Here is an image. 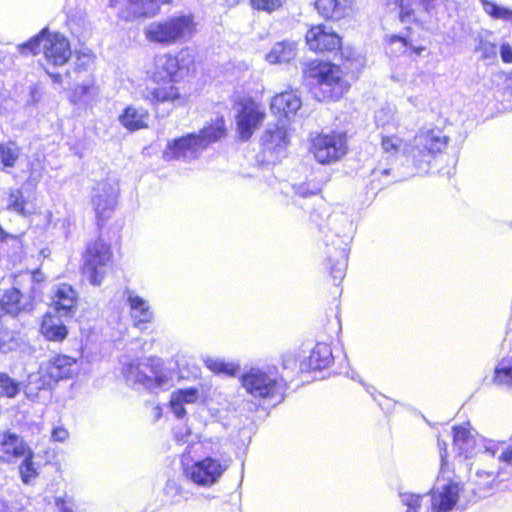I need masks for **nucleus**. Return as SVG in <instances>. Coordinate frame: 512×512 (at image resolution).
Returning a JSON list of instances; mask_svg holds the SVG:
<instances>
[{"label":"nucleus","mask_w":512,"mask_h":512,"mask_svg":"<svg viewBox=\"0 0 512 512\" xmlns=\"http://www.w3.org/2000/svg\"><path fill=\"white\" fill-rule=\"evenodd\" d=\"M22 389V383L5 372H0V397L15 398Z\"/></svg>","instance_id":"nucleus-38"},{"label":"nucleus","mask_w":512,"mask_h":512,"mask_svg":"<svg viewBox=\"0 0 512 512\" xmlns=\"http://www.w3.org/2000/svg\"><path fill=\"white\" fill-rule=\"evenodd\" d=\"M200 393L195 387L177 389L171 393L170 408L177 418H183L186 415V404H194L199 400Z\"/></svg>","instance_id":"nucleus-28"},{"label":"nucleus","mask_w":512,"mask_h":512,"mask_svg":"<svg viewBox=\"0 0 512 512\" xmlns=\"http://www.w3.org/2000/svg\"><path fill=\"white\" fill-rule=\"evenodd\" d=\"M119 194L118 182L114 179H107L99 182L93 190L92 204L98 222L109 219L117 205Z\"/></svg>","instance_id":"nucleus-15"},{"label":"nucleus","mask_w":512,"mask_h":512,"mask_svg":"<svg viewBox=\"0 0 512 512\" xmlns=\"http://www.w3.org/2000/svg\"><path fill=\"white\" fill-rule=\"evenodd\" d=\"M118 120L123 127L133 132L148 127L149 113L143 107L128 106Z\"/></svg>","instance_id":"nucleus-29"},{"label":"nucleus","mask_w":512,"mask_h":512,"mask_svg":"<svg viewBox=\"0 0 512 512\" xmlns=\"http://www.w3.org/2000/svg\"><path fill=\"white\" fill-rule=\"evenodd\" d=\"M41 49H43L47 63L54 66L64 65L72 55L67 38L58 33L47 34L46 30L20 46L22 53L29 52L34 55L39 53Z\"/></svg>","instance_id":"nucleus-8"},{"label":"nucleus","mask_w":512,"mask_h":512,"mask_svg":"<svg viewBox=\"0 0 512 512\" xmlns=\"http://www.w3.org/2000/svg\"><path fill=\"white\" fill-rule=\"evenodd\" d=\"M55 505L59 512H73V500L65 495V497H57L55 499Z\"/></svg>","instance_id":"nucleus-49"},{"label":"nucleus","mask_w":512,"mask_h":512,"mask_svg":"<svg viewBox=\"0 0 512 512\" xmlns=\"http://www.w3.org/2000/svg\"><path fill=\"white\" fill-rule=\"evenodd\" d=\"M263 152L271 161L286 156L289 145V136L285 124L280 119L276 124H268L261 137Z\"/></svg>","instance_id":"nucleus-16"},{"label":"nucleus","mask_w":512,"mask_h":512,"mask_svg":"<svg viewBox=\"0 0 512 512\" xmlns=\"http://www.w3.org/2000/svg\"><path fill=\"white\" fill-rule=\"evenodd\" d=\"M204 365L215 374L236 376L240 372V364L236 361H226L220 357H203Z\"/></svg>","instance_id":"nucleus-32"},{"label":"nucleus","mask_w":512,"mask_h":512,"mask_svg":"<svg viewBox=\"0 0 512 512\" xmlns=\"http://www.w3.org/2000/svg\"><path fill=\"white\" fill-rule=\"evenodd\" d=\"M170 0H123L119 17L125 21L150 18L160 12L161 6Z\"/></svg>","instance_id":"nucleus-18"},{"label":"nucleus","mask_w":512,"mask_h":512,"mask_svg":"<svg viewBox=\"0 0 512 512\" xmlns=\"http://www.w3.org/2000/svg\"><path fill=\"white\" fill-rule=\"evenodd\" d=\"M0 512H11L7 504L2 499H0Z\"/></svg>","instance_id":"nucleus-57"},{"label":"nucleus","mask_w":512,"mask_h":512,"mask_svg":"<svg viewBox=\"0 0 512 512\" xmlns=\"http://www.w3.org/2000/svg\"><path fill=\"white\" fill-rule=\"evenodd\" d=\"M126 302L129 306L131 319L135 326L140 327L153 321L154 312L147 300L140 297L133 290L126 289L124 292Z\"/></svg>","instance_id":"nucleus-23"},{"label":"nucleus","mask_w":512,"mask_h":512,"mask_svg":"<svg viewBox=\"0 0 512 512\" xmlns=\"http://www.w3.org/2000/svg\"><path fill=\"white\" fill-rule=\"evenodd\" d=\"M306 43L309 48L317 52L334 51L340 48V37L327 30L324 25L313 26L306 33Z\"/></svg>","instance_id":"nucleus-21"},{"label":"nucleus","mask_w":512,"mask_h":512,"mask_svg":"<svg viewBox=\"0 0 512 512\" xmlns=\"http://www.w3.org/2000/svg\"><path fill=\"white\" fill-rule=\"evenodd\" d=\"M2 310L12 316L21 313H30L34 309V299L28 293L21 292L18 288L6 291L0 301Z\"/></svg>","instance_id":"nucleus-22"},{"label":"nucleus","mask_w":512,"mask_h":512,"mask_svg":"<svg viewBox=\"0 0 512 512\" xmlns=\"http://www.w3.org/2000/svg\"><path fill=\"white\" fill-rule=\"evenodd\" d=\"M315 7L324 18L333 20L344 17L348 9L346 0H317Z\"/></svg>","instance_id":"nucleus-31"},{"label":"nucleus","mask_w":512,"mask_h":512,"mask_svg":"<svg viewBox=\"0 0 512 512\" xmlns=\"http://www.w3.org/2000/svg\"><path fill=\"white\" fill-rule=\"evenodd\" d=\"M496 443L501 447L500 450L495 454L498 457V460L504 462L506 464L512 465V448L506 446L504 442Z\"/></svg>","instance_id":"nucleus-47"},{"label":"nucleus","mask_w":512,"mask_h":512,"mask_svg":"<svg viewBox=\"0 0 512 512\" xmlns=\"http://www.w3.org/2000/svg\"><path fill=\"white\" fill-rule=\"evenodd\" d=\"M453 448L458 456L468 459L479 453L495 457L501 447L496 441L474 435L468 428L459 426L453 429Z\"/></svg>","instance_id":"nucleus-10"},{"label":"nucleus","mask_w":512,"mask_h":512,"mask_svg":"<svg viewBox=\"0 0 512 512\" xmlns=\"http://www.w3.org/2000/svg\"><path fill=\"white\" fill-rule=\"evenodd\" d=\"M53 304L61 316H71L77 308L78 294L68 284H59L54 289Z\"/></svg>","instance_id":"nucleus-25"},{"label":"nucleus","mask_w":512,"mask_h":512,"mask_svg":"<svg viewBox=\"0 0 512 512\" xmlns=\"http://www.w3.org/2000/svg\"><path fill=\"white\" fill-rule=\"evenodd\" d=\"M8 238H15V237L6 233L2 228H0V242H4Z\"/></svg>","instance_id":"nucleus-54"},{"label":"nucleus","mask_w":512,"mask_h":512,"mask_svg":"<svg viewBox=\"0 0 512 512\" xmlns=\"http://www.w3.org/2000/svg\"><path fill=\"white\" fill-rule=\"evenodd\" d=\"M375 124L381 128H393L398 125L396 111L391 106H383L375 113Z\"/></svg>","instance_id":"nucleus-39"},{"label":"nucleus","mask_w":512,"mask_h":512,"mask_svg":"<svg viewBox=\"0 0 512 512\" xmlns=\"http://www.w3.org/2000/svg\"><path fill=\"white\" fill-rule=\"evenodd\" d=\"M423 49H424V48H422V47H421V48H417V49H415V52H416L417 54H420V53H421V51H423Z\"/></svg>","instance_id":"nucleus-60"},{"label":"nucleus","mask_w":512,"mask_h":512,"mask_svg":"<svg viewBox=\"0 0 512 512\" xmlns=\"http://www.w3.org/2000/svg\"><path fill=\"white\" fill-rule=\"evenodd\" d=\"M293 188L295 193L301 197H308L319 192V187L316 184L310 183L297 184Z\"/></svg>","instance_id":"nucleus-45"},{"label":"nucleus","mask_w":512,"mask_h":512,"mask_svg":"<svg viewBox=\"0 0 512 512\" xmlns=\"http://www.w3.org/2000/svg\"><path fill=\"white\" fill-rule=\"evenodd\" d=\"M240 0H223V3L228 6H234L237 4Z\"/></svg>","instance_id":"nucleus-59"},{"label":"nucleus","mask_w":512,"mask_h":512,"mask_svg":"<svg viewBox=\"0 0 512 512\" xmlns=\"http://www.w3.org/2000/svg\"><path fill=\"white\" fill-rule=\"evenodd\" d=\"M381 148L388 156L397 155L401 151L409 156L410 146L404 144L402 139L395 135L382 136Z\"/></svg>","instance_id":"nucleus-37"},{"label":"nucleus","mask_w":512,"mask_h":512,"mask_svg":"<svg viewBox=\"0 0 512 512\" xmlns=\"http://www.w3.org/2000/svg\"><path fill=\"white\" fill-rule=\"evenodd\" d=\"M493 381L497 385L512 388V365L505 361L499 363L495 368Z\"/></svg>","instance_id":"nucleus-40"},{"label":"nucleus","mask_w":512,"mask_h":512,"mask_svg":"<svg viewBox=\"0 0 512 512\" xmlns=\"http://www.w3.org/2000/svg\"><path fill=\"white\" fill-rule=\"evenodd\" d=\"M500 56L503 62L512 63V47L509 44H503L500 48Z\"/></svg>","instance_id":"nucleus-51"},{"label":"nucleus","mask_w":512,"mask_h":512,"mask_svg":"<svg viewBox=\"0 0 512 512\" xmlns=\"http://www.w3.org/2000/svg\"><path fill=\"white\" fill-rule=\"evenodd\" d=\"M174 81L167 80L163 84L156 82L157 86L146 87L143 97L152 105L163 103H175L181 101L182 97L177 87L173 85Z\"/></svg>","instance_id":"nucleus-24"},{"label":"nucleus","mask_w":512,"mask_h":512,"mask_svg":"<svg viewBox=\"0 0 512 512\" xmlns=\"http://www.w3.org/2000/svg\"><path fill=\"white\" fill-rule=\"evenodd\" d=\"M40 332L48 341L54 342H62L68 335V330L61 319L50 313L44 315Z\"/></svg>","instance_id":"nucleus-30"},{"label":"nucleus","mask_w":512,"mask_h":512,"mask_svg":"<svg viewBox=\"0 0 512 512\" xmlns=\"http://www.w3.org/2000/svg\"><path fill=\"white\" fill-rule=\"evenodd\" d=\"M303 74L310 85L319 88L317 95L322 100H338L349 88L340 68L328 62L312 61Z\"/></svg>","instance_id":"nucleus-4"},{"label":"nucleus","mask_w":512,"mask_h":512,"mask_svg":"<svg viewBox=\"0 0 512 512\" xmlns=\"http://www.w3.org/2000/svg\"><path fill=\"white\" fill-rule=\"evenodd\" d=\"M296 55L293 44L290 43H277L273 46L271 51L267 54L268 62L272 64L287 63L292 60Z\"/></svg>","instance_id":"nucleus-34"},{"label":"nucleus","mask_w":512,"mask_h":512,"mask_svg":"<svg viewBox=\"0 0 512 512\" xmlns=\"http://www.w3.org/2000/svg\"><path fill=\"white\" fill-rule=\"evenodd\" d=\"M302 102L300 97L294 91H286L277 94L272 98L271 110L273 113L289 117L295 115L301 108Z\"/></svg>","instance_id":"nucleus-27"},{"label":"nucleus","mask_w":512,"mask_h":512,"mask_svg":"<svg viewBox=\"0 0 512 512\" xmlns=\"http://www.w3.org/2000/svg\"><path fill=\"white\" fill-rule=\"evenodd\" d=\"M110 247L101 239L88 244L84 255L83 274L88 281L98 286L104 277V268L111 260Z\"/></svg>","instance_id":"nucleus-13"},{"label":"nucleus","mask_w":512,"mask_h":512,"mask_svg":"<svg viewBox=\"0 0 512 512\" xmlns=\"http://www.w3.org/2000/svg\"><path fill=\"white\" fill-rule=\"evenodd\" d=\"M497 475L498 473L495 471L478 470L476 473V476L479 479H482L484 477L486 478V481L479 482V485L482 486V488L489 487V484L496 479Z\"/></svg>","instance_id":"nucleus-50"},{"label":"nucleus","mask_w":512,"mask_h":512,"mask_svg":"<svg viewBox=\"0 0 512 512\" xmlns=\"http://www.w3.org/2000/svg\"><path fill=\"white\" fill-rule=\"evenodd\" d=\"M77 360L71 356L58 354L52 356L49 360L40 365L36 375H31V382L38 377L41 384L39 389L51 386L63 379H69L74 376L77 370Z\"/></svg>","instance_id":"nucleus-12"},{"label":"nucleus","mask_w":512,"mask_h":512,"mask_svg":"<svg viewBox=\"0 0 512 512\" xmlns=\"http://www.w3.org/2000/svg\"><path fill=\"white\" fill-rule=\"evenodd\" d=\"M242 387L255 399L275 400L284 399L285 383L276 368L253 367L242 374Z\"/></svg>","instance_id":"nucleus-5"},{"label":"nucleus","mask_w":512,"mask_h":512,"mask_svg":"<svg viewBox=\"0 0 512 512\" xmlns=\"http://www.w3.org/2000/svg\"><path fill=\"white\" fill-rule=\"evenodd\" d=\"M477 49L483 59L495 58L497 55V46L489 41H481Z\"/></svg>","instance_id":"nucleus-46"},{"label":"nucleus","mask_w":512,"mask_h":512,"mask_svg":"<svg viewBox=\"0 0 512 512\" xmlns=\"http://www.w3.org/2000/svg\"><path fill=\"white\" fill-rule=\"evenodd\" d=\"M31 279L33 282L39 283L44 280V275L40 270H35L31 275Z\"/></svg>","instance_id":"nucleus-53"},{"label":"nucleus","mask_w":512,"mask_h":512,"mask_svg":"<svg viewBox=\"0 0 512 512\" xmlns=\"http://www.w3.org/2000/svg\"><path fill=\"white\" fill-rule=\"evenodd\" d=\"M230 466V460L206 457L192 464H184L185 477L196 485L210 487L217 483Z\"/></svg>","instance_id":"nucleus-11"},{"label":"nucleus","mask_w":512,"mask_h":512,"mask_svg":"<svg viewBox=\"0 0 512 512\" xmlns=\"http://www.w3.org/2000/svg\"><path fill=\"white\" fill-rule=\"evenodd\" d=\"M373 174H374V175H378V174H381V175H388V174H389V169H386V168H384V169H378V168H376V169H374V170H373Z\"/></svg>","instance_id":"nucleus-56"},{"label":"nucleus","mask_w":512,"mask_h":512,"mask_svg":"<svg viewBox=\"0 0 512 512\" xmlns=\"http://www.w3.org/2000/svg\"><path fill=\"white\" fill-rule=\"evenodd\" d=\"M264 117L265 113L257 103L251 100L242 101L236 116L237 130L240 138L244 141L248 140L263 122Z\"/></svg>","instance_id":"nucleus-17"},{"label":"nucleus","mask_w":512,"mask_h":512,"mask_svg":"<svg viewBox=\"0 0 512 512\" xmlns=\"http://www.w3.org/2000/svg\"><path fill=\"white\" fill-rule=\"evenodd\" d=\"M87 66H88L87 63L82 62L81 64H77V66L75 68V72L80 74L82 71H84L87 74V76L85 77V79L82 81L81 84H78L76 86V88L74 89V91L71 95V100L74 103L82 102L87 96L91 95L95 90L94 79L92 78L91 74L88 72Z\"/></svg>","instance_id":"nucleus-33"},{"label":"nucleus","mask_w":512,"mask_h":512,"mask_svg":"<svg viewBox=\"0 0 512 512\" xmlns=\"http://www.w3.org/2000/svg\"><path fill=\"white\" fill-rule=\"evenodd\" d=\"M438 445L440 447V456H441V473H444V465H445V461H446V457H447V445L445 442H440V440H438Z\"/></svg>","instance_id":"nucleus-52"},{"label":"nucleus","mask_w":512,"mask_h":512,"mask_svg":"<svg viewBox=\"0 0 512 512\" xmlns=\"http://www.w3.org/2000/svg\"><path fill=\"white\" fill-rule=\"evenodd\" d=\"M19 346V339L13 331H0V353H9Z\"/></svg>","instance_id":"nucleus-43"},{"label":"nucleus","mask_w":512,"mask_h":512,"mask_svg":"<svg viewBox=\"0 0 512 512\" xmlns=\"http://www.w3.org/2000/svg\"><path fill=\"white\" fill-rule=\"evenodd\" d=\"M391 42L392 43L401 42L404 47L407 46V41L403 37H400V36H393L391 38Z\"/></svg>","instance_id":"nucleus-55"},{"label":"nucleus","mask_w":512,"mask_h":512,"mask_svg":"<svg viewBox=\"0 0 512 512\" xmlns=\"http://www.w3.org/2000/svg\"><path fill=\"white\" fill-rule=\"evenodd\" d=\"M69 436V431L62 425L55 426L51 431V440L53 442L64 443L68 440Z\"/></svg>","instance_id":"nucleus-48"},{"label":"nucleus","mask_w":512,"mask_h":512,"mask_svg":"<svg viewBox=\"0 0 512 512\" xmlns=\"http://www.w3.org/2000/svg\"><path fill=\"white\" fill-rule=\"evenodd\" d=\"M22 458L23 461L19 467L20 476L25 484H29L37 476V471L33 463V451L31 450L30 455L27 454Z\"/></svg>","instance_id":"nucleus-41"},{"label":"nucleus","mask_w":512,"mask_h":512,"mask_svg":"<svg viewBox=\"0 0 512 512\" xmlns=\"http://www.w3.org/2000/svg\"><path fill=\"white\" fill-rule=\"evenodd\" d=\"M312 152L316 160L322 164L339 160L347 152L346 134L331 132L317 135L312 142Z\"/></svg>","instance_id":"nucleus-14"},{"label":"nucleus","mask_w":512,"mask_h":512,"mask_svg":"<svg viewBox=\"0 0 512 512\" xmlns=\"http://www.w3.org/2000/svg\"><path fill=\"white\" fill-rule=\"evenodd\" d=\"M196 31L192 15H178L151 22L144 31L149 42L171 46L189 40Z\"/></svg>","instance_id":"nucleus-6"},{"label":"nucleus","mask_w":512,"mask_h":512,"mask_svg":"<svg viewBox=\"0 0 512 512\" xmlns=\"http://www.w3.org/2000/svg\"><path fill=\"white\" fill-rule=\"evenodd\" d=\"M194 62V54L188 48L180 50L176 55H157L154 58L152 78L155 82L176 81L177 77L190 71Z\"/></svg>","instance_id":"nucleus-9"},{"label":"nucleus","mask_w":512,"mask_h":512,"mask_svg":"<svg viewBox=\"0 0 512 512\" xmlns=\"http://www.w3.org/2000/svg\"><path fill=\"white\" fill-rule=\"evenodd\" d=\"M225 134V122L222 118H217L211 124L204 126L199 133H190L168 142L163 151V159L166 161L194 160L198 158L210 144L217 142L223 138Z\"/></svg>","instance_id":"nucleus-2"},{"label":"nucleus","mask_w":512,"mask_h":512,"mask_svg":"<svg viewBox=\"0 0 512 512\" xmlns=\"http://www.w3.org/2000/svg\"><path fill=\"white\" fill-rule=\"evenodd\" d=\"M400 9L399 17L401 22H421L422 14L433 16L436 14V8L439 0H393Z\"/></svg>","instance_id":"nucleus-20"},{"label":"nucleus","mask_w":512,"mask_h":512,"mask_svg":"<svg viewBox=\"0 0 512 512\" xmlns=\"http://www.w3.org/2000/svg\"><path fill=\"white\" fill-rule=\"evenodd\" d=\"M333 360L332 349L326 343H317L307 359L300 363L301 371L320 370L328 367Z\"/></svg>","instance_id":"nucleus-26"},{"label":"nucleus","mask_w":512,"mask_h":512,"mask_svg":"<svg viewBox=\"0 0 512 512\" xmlns=\"http://www.w3.org/2000/svg\"><path fill=\"white\" fill-rule=\"evenodd\" d=\"M122 373L128 385L150 392L166 389L170 385V377L163 361L157 357L128 363L123 367Z\"/></svg>","instance_id":"nucleus-3"},{"label":"nucleus","mask_w":512,"mask_h":512,"mask_svg":"<svg viewBox=\"0 0 512 512\" xmlns=\"http://www.w3.org/2000/svg\"><path fill=\"white\" fill-rule=\"evenodd\" d=\"M32 449L18 434L5 431L0 433V462L14 463L25 455H30Z\"/></svg>","instance_id":"nucleus-19"},{"label":"nucleus","mask_w":512,"mask_h":512,"mask_svg":"<svg viewBox=\"0 0 512 512\" xmlns=\"http://www.w3.org/2000/svg\"><path fill=\"white\" fill-rule=\"evenodd\" d=\"M353 223L344 214L328 217V231L325 234V255L327 266L335 282L345 276L348 260V245L352 239Z\"/></svg>","instance_id":"nucleus-1"},{"label":"nucleus","mask_w":512,"mask_h":512,"mask_svg":"<svg viewBox=\"0 0 512 512\" xmlns=\"http://www.w3.org/2000/svg\"><path fill=\"white\" fill-rule=\"evenodd\" d=\"M20 155L21 148L15 141L0 143V161L4 167H14Z\"/></svg>","instance_id":"nucleus-36"},{"label":"nucleus","mask_w":512,"mask_h":512,"mask_svg":"<svg viewBox=\"0 0 512 512\" xmlns=\"http://www.w3.org/2000/svg\"><path fill=\"white\" fill-rule=\"evenodd\" d=\"M26 199L19 188H10L7 192L6 209L21 216H27Z\"/></svg>","instance_id":"nucleus-35"},{"label":"nucleus","mask_w":512,"mask_h":512,"mask_svg":"<svg viewBox=\"0 0 512 512\" xmlns=\"http://www.w3.org/2000/svg\"><path fill=\"white\" fill-rule=\"evenodd\" d=\"M449 137L439 128L421 129L410 145L409 157L419 172H427L430 161L446 149Z\"/></svg>","instance_id":"nucleus-7"},{"label":"nucleus","mask_w":512,"mask_h":512,"mask_svg":"<svg viewBox=\"0 0 512 512\" xmlns=\"http://www.w3.org/2000/svg\"><path fill=\"white\" fill-rule=\"evenodd\" d=\"M484 11L494 19L509 20L512 18V10L499 6L488 0H481Z\"/></svg>","instance_id":"nucleus-42"},{"label":"nucleus","mask_w":512,"mask_h":512,"mask_svg":"<svg viewBox=\"0 0 512 512\" xmlns=\"http://www.w3.org/2000/svg\"><path fill=\"white\" fill-rule=\"evenodd\" d=\"M284 0H251L252 6L258 10L274 11L279 8Z\"/></svg>","instance_id":"nucleus-44"},{"label":"nucleus","mask_w":512,"mask_h":512,"mask_svg":"<svg viewBox=\"0 0 512 512\" xmlns=\"http://www.w3.org/2000/svg\"><path fill=\"white\" fill-rule=\"evenodd\" d=\"M49 75L53 79L54 82H57V83L61 82V75L60 74L49 73Z\"/></svg>","instance_id":"nucleus-58"}]
</instances>
